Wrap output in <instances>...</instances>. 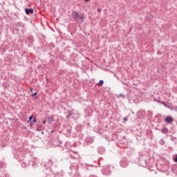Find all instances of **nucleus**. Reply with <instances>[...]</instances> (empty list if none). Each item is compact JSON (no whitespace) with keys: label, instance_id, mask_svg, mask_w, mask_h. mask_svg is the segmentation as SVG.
<instances>
[{"label":"nucleus","instance_id":"nucleus-1","mask_svg":"<svg viewBox=\"0 0 177 177\" xmlns=\"http://www.w3.org/2000/svg\"><path fill=\"white\" fill-rule=\"evenodd\" d=\"M72 16L73 17V19H80L81 20H84V17H83V15H80V14H78V12L77 11H73L72 12Z\"/></svg>","mask_w":177,"mask_h":177},{"label":"nucleus","instance_id":"nucleus-2","mask_svg":"<svg viewBox=\"0 0 177 177\" xmlns=\"http://www.w3.org/2000/svg\"><path fill=\"white\" fill-rule=\"evenodd\" d=\"M120 166L122 167V168H125L128 167V160L123 159L120 161Z\"/></svg>","mask_w":177,"mask_h":177},{"label":"nucleus","instance_id":"nucleus-3","mask_svg":"<svg viewBox=\"0 0 177 177\" xmlns=\"http://www.w3.org/2000/svg\"><path fill=\"white\" fill-rule=\"evenodd\" d=\"M165 122H167V124H172V122H174V119L171 116H167Z\"/></svg>","mask_w":177,"mask_h":177},{"label":"nucleus","instance_id":"nucleus-4","mask_svg":"<svg viewBox=\"0 0 177 177\" xmlns=\"http://www.w3.org/2000/svg\"><path fill=\"white\" fill-rule=\"evenodd\" d=\"M25 12L26 15H30V13H34V10L32 8L28 9V8H26L25 9Z\"/></svg>","mask_w":177,"mask_h":177},{"label":"nucleus","instance_id":"nucleus-5","mask_svg":"<svg viewBox=\"0 0 177 177\" xmlns=\"http://www.w3.org/2000/svg\"><path fill=\"white\" fill-rule=\"evenodd\" d=\"M168 132V129L165 127L163 129H162V133H167Z\"/></svg>","mask_w":177,"mask_h":177},{"label":"nucleus","instance_id":"nucleus-6","mask_svg":"<svg viewBox=\"0 0 177 177\" xmlns=\"http://www.w3.org/2000/svg\"><path fill=\"white\" fill-rule=\"evenodd\" d=\"M103 84H104V82L103 80H100L97 85H98V86H102V85H103Z\"/></svg>","mask_w":177,"mask_h":177},{"label":"nucleus","instance_id":"nucleus-7","mask_svg":"<svg viewBox=\"0 0 177 177\" xmlns=\"http://www.w3.org/2000/svg\"><path fill=\"white\" fill-rule=\"evenodd\" d=\"M17 26L18 27H22L23 24H21V22H18V23L17 24Z\"/></svg>","mask_w":177,"mask_h":177},{"label":"nucleus","instance_id":"nucleus-8","mask_svg":"<svg viewBox=\"0 0 177 177\" xmlns=\"http://www.w3.org/2000/svg\"><path fill=\"white\" fill-rule=\"evenodd\" d=\"M32 117H33V115H32L29 118V120H28L27 122H31V120H32Z\"/></svg>","mask_w":177,"mask_h":177},{"label":"nucleus","instance_id":"nucleus-9","mask_svg":"<svg viewBox=\"0 0 177 177\" xmlns=\"http://www.w3.org/2000/svg\"><path fill=\"white\" fill-rule=\"evenodd\" d=\"M32 122H37V118H33Z\"/></svg>","mask_w":177,"mask_h":177},{"label":"nucleus","instance_id":"nucleus-10","mask_svg":"<svg viewBox=\"0 0 177 177\" xmlns=\"http://www.w3.org/2000/svg\"><path fill=\"white\" fill-rule=\"evenodd\" d=\"M97 12H102V8H97Z\"/></svg>","mask_w":177,"mask_h":177},{"label":"nucleus","instance_id":"nucleus-11","mask_svg":"<svg viewBox=\"0 0 177 177\" xmlns=\"http://www.w3.org/2000/svg\"><path fill=\"white\" fill-rule=\"evenodd\" d=\"M37 95V93H32V95H31V96H32V97H34V96H35Z\"/></svg>","mask_w":177,"mask_h":177},{"label":"nucleus","instance_id":"nucleus-12","mask_svg":"<svg viewBox=\"0 0 177 177\" xmlns=\"http://www.w3.org/2000/svg\"><path fill=\"white\" fill-rule=\"evenodd\" d=\"M123 121H128V118H124Z\"/></svg>","mask_w":177,"mask_h":177},{"label":"nucleus","instance_id":"nucleus-13","mask_svg":"<svg viewBox=\"0 0 177 177\" xmlns=\"http://www.w3.org/2000/svg\"><path fill=\"white\" fill-rule=\"evenodd\" d=\"M174 161H175V162H177V155H176V158H174Z\"/></svg>","mask_w":177,"mask_h":177},{"label":"nucleus","instance_id":"nucleus-14","mask_svg":"<svg viewBox=\"0 0 177 177\" xmlns=\"http://www.w3.org/2000/svg\"><path fill=\"white\" fill-rule=\"evenodd\" d=\"M162 104H163L164 106H167V104L165 102H162Z\"/></svg>","mask_w":177,"mask_h":177},{"label":"nucleus","instance_id":"nucleus-15","mask_svg":"<svg viewBox=\"0 0 177 177\" xmlns=\"http://www.w3.org/2000/svg\"><path fill=\"white\" fill-rule=\"evenodd\" d=\"M71 116V113H69V115L67 116V118H68V117Z\"/></svg>","mask_w":177,"mask_h":177},{"label":"nucleus","instance_id":"nucleus-16","mask_svg":"<svg viewBox=\"0 0 177 177\" xmlns=\"http://www.w3.org/2000/svg\"><path fill=\"white\" fill-rule=\"evenodd\" d=\"M43 124H46V120H44Z\"/></svg>","mask_w":177,"mask_h":177},{"label":"nucleus","instance_id":"nucleus-17","mask_svg":"<svg viewBox=\"0 0 177 177\" xmlns=\"http://www.w3.org/2000/svg\"><path fill=\"white\" fill-rule=\"evenodd\" d=\"M33 89L32 88H30V92H32Z\"/></svg>","mask_w":177,"mask_h":177},{"label":"nucleus","instance_id":"nucleus-18","mask_svg":"<svg viewBox=\"0 0 177 177\" xmlns=\"http://www.w3.org/2000/svg\"><path fill=\"white\" fill-rule=\"evenodd\" d=\"M120 96H124L122 94H120Z\"/></svg>","mask_w":177,"mask_h":177},{"label":"nucleus","instance_id":"nucleus-19","mask_svg":"<svg viewBox=\"0 0 177 177\" xmlns=\"http://www.w3.org/2000/svg\"><path fill=\"white\" fill-rule=\"evenodd\" d=\"M85 1H89V0H85Z\"/></svg>","mask_w":177,"mask_h":177}]
</instances>
